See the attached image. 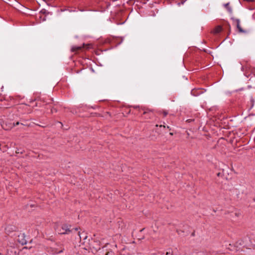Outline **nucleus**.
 Returning <instances> with one entry per match:
<instances>
[{"label":"nucleus","instance_id":"8","mask_svg":"<svg viewBox=\"0 0 255 255\" xmlns=\"http://www.w3.org/2000/svg\"><path fill=\"white\" fill-rule=\"evenodd\" d=\"M82 48L80 46H73L71 48V51L72 52H77L80 50Z\"/></svg>","mask_w":255,"mask_h":255},{"label":"nucleus","instance_id":"5","mask_svg":"<svg viewBox=\"0 0 255 255\" xmlns=\"http://www.w3.org/2000/svg\"><path fill=\"white\" fill-rule=\"evenodd\" d=\"M232 19L236 22V25H237V27L239 31L240 32H244L245 31L242 29V28L241 27V26L240 25V20L239 19H236L235 18H233Z\"/></svg>","mask_w":255,"mask_h":255},{"label":"nucleus","instance_id":"6","mask_svg":"<svg viewBox=\"0 0 255 255\" xmlns=\"http://www.w3.org/2000/svg\"><path fill=\"white\" fill-rule=\"evenodd\" d=\"M232 19L236 22V25H237V27L239 31L240 32H244L245 31L242 29V28L241 27V26L240 25V20L239 19H236L235 18H233Z\"/></svg>","mask_w":255,"mask_h":255},{"label":"nucleus","instance_id":"11","mask_svg":"<svg viewBox=\"0 0 255 255\" xmlns=\"http://www.w3.org/2000/svg\"><path fill=\"white\" fill-rule=\"evenodd\" d=\"M19 124V123L18 122H16L15 124L14 123H13L12 124V125H11V126L10 127V128H12L15 127V126L18 125Z\"/></svg>","mask_w":255,"mask_h":255},{"label":"nucleus","instance_id":"2","mask_svg":"<svg viewBox=\"0 0 255 255\" xmlns=\"http://www.w3.org/2000/svg\"><path fill=\"white\" fill-rule=\"evenodd\" d=\"M134 108H138L139 111L140 110L143 111V115L144 116V118L146 119H150L153 116V113L152 110L145 109V108H140L139 107H135Z\"/></svg>","mask_w":255,"mask_h":255},{"label":"nucleus","instance_id":"7","mask_svg":"<svg viewBox=\"0 0 255 255\" xmlns=\"http://www.w3.org/2000/svg\"><path fill=\"white\" fill-rule=\"evenodd\" d=\"M222 30V27L220 25H218L213 30V32L214 34H217L220 32Z\"/></svg>","mask_w":255,"mask_h":255},{"label":"nucleus","instance_id":"20","mask_svg":"<svg viewBox=\"0 0 255 255\" xmlns=\"http://www.w3.org/2000/svg\"><path fill=\"white\" fill-rule=\"evenodd\" d=\"M167 128H169H169H170L169 126H167Z\"/></svg>","mask_w":255,"mask_h":255},{"label":"nucleus","instance_id":"16","mask_svg":"<svg viewBox=\"0 0 255 255\" xmlns=\"http://www.w3.org/2000/svg\"><path fill=\"white\" fill-rule=\"evenodd\" d=\"M166 255H171V254L170 252H167Z\"/></svg>","mask_w":255,"mask_h":255},{"label":"nucleus","instance_id":"19","mask_svg":"<svg viewBox=\"0 0 255 255\" xmlns=\"http://www.w3.org/2000/svg\"><path fill=\"white\" fill-rule=\"evenodd\" d=\"M159 127H164V128H165V126H164V125H160V126H159Z\"/></svg>","mask_w":255,"mask_h":255},{"label":"nucleus","instance_id":"14","mask_svg":"<svg viewBox=\"0 0 255 255\" xmlns=\"http://www.w3.org/2000/svg\"><path fill=\"white\" fill-rule=\"evenodd\" d=\"M193 120L192 119H188L186 121V122H188V123H190L191 122H192Z\"/></svg>","mask_w":255,"mask_h":255},{"label":"nucleus","instance_id":"9","mask_svg":"<svg viewBox=\"0 0 255 255\" xmlns=\"http://www.w3.org/2000/svg\"><path fill=\"white\" fill-rule=\"evenodd\" d=\"M225 6L230 12L231 13L232 12V9L231 7L229 6V3L225 4Z\"/></svg>","mask_w":255,"mask_h":255},{"label":"nucleus","instance_id":"1","mask_svg":"<svg viewBox=\"0 0 255 255\" xmlns=\"http://www.w3.org/2000/svg\"><path fill=\"white\" fill-rule=\"evenodd\" d=\"M70 227V225L66 224H62L60 228L58 229V232L61 235L69 234L72 232Z\"/></svg>","mask_w":255,"mask_h":255},{"label":"nucleus","instance_id":"18","mask_svg":"<svg viewBox=\"0 0 255 255\" xmlns=\"http://www.w3.org/2000/svg\"><path fill=\"white\" fill-rule=\"evenodd\" d=\"M112 254V252H111V253L108 252V253L106 254V255H109L110 254Z\"/></svg>","mask_w":255,"mask_h":255},{"label":"nucleus","instance_id":"12","mask_svg":"<svg viewBox=\"0 0 255 255\" xmlns=\"http://www.w3.org/2000/svg\"><path fill=\"white\" fill-rule=\"evenodd\" d=\"M51 113H56V112H57V110L54 108H52L51 109Z\"/></svg>","mask_w":255,"mask_h":255},{"label":"nucleus","instance_id":"3","mask_svg":"<svg viewBox=\"0 0 255 255\" xmlns=\"http://www.w3.org/2000/svg\"><path fill=\"white\" fill-rule=\"evenodd\" d=\"M17 241L22 245H25L27 243V241L25 240V236L24 234H20L18 236Z\"/></svg>","mask_w":255,"mask_h":255},{"label":"nucleus","instance_id":"17","mask_svg":"<svg viewBox=\"0 0 255 255\" xmlns=\"http://www.w3.org/2000/svg\"><path fill=\"white\" fill-rule=\"evenodd\" d=\"M74 230L75 231H78L79 228H74Z\"/></svg>","mask_w":255,"mask_h":255},{"label":"nucleus","instance_id":"4","mask_svg":"<svg viewBox=\"0 0 255 255\" xmlns=\"http://www.w3.org/2000/svg\"><path fill=\"white\" fill-rule=\"evenodd\" d=\"M64 250V248L61 247L60 249H58L56 248H50V252L52 254H58L61 253H62Z\"/></svg>","mask_w":255,"mask_h":255},{"label":"nucleus","instance_id":"15","mask_svg":"<svg viewBox=\"0 0 255 255\" xmlns=\"http://www.w3.org/2000/svg\"><path fill=\"white\" fill-rule=\"evenodd\" d=\"M78 235H79V236L80 239H81V233H80V232H78Z\"/></svg>","mask_w":255,"mask_h":255},{"label":"nucleus","instance_id":"13","mask_svg":"<svg viewBox=\"0 0 255 255\" xmlns=\"http://www.w3.org/2000/svg\"><path fill=\"white\" fill-rule=\"evenodd\" d=\"M162 113H163V116H164V117H166V116L167 115V114H168L167 112L165 111H163V112H162Z\"/></svg>","mask_w":255,"mask_h":255},{"label":"nucleus","instance_id":"10","mask_svg":"<svg viewBox=\"0 0 255 255\" xmlns=\"http://www.w3.org/2000/svg\"><path fill=\"white\" fill-rule=\"evenodd\" d=\"M5 100V97L3 96L1 94H0V101H2L3 100Z\"/></svg>","mask_w":255,"mask_h":255}]
</instances>
